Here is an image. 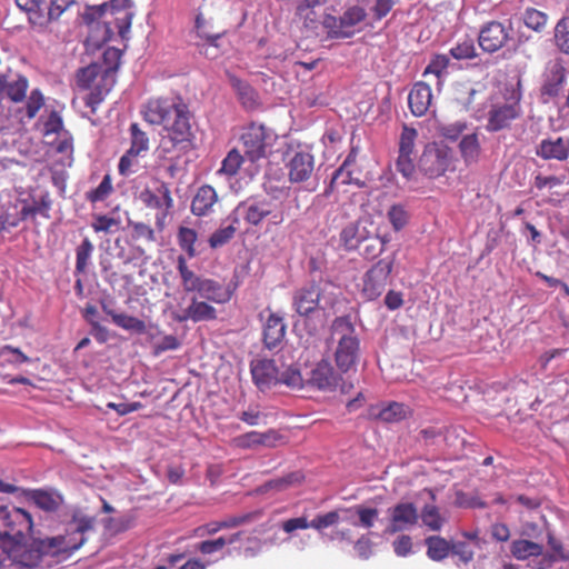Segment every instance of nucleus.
Listing matches in <instances>:
<instances>
[{"label":"nucleus","instance_id":"f257e3e1","mask_svg":"<svg viewBox=\"0 0 569 569\" xmlns=\"http://www.w3.org/2000/svg\"><path fill=\"white\" fill-rule=\"evenodd\" d=\"M14 491H0L13 493ZM33 520L29 511L11 507L7 499L0 496V569L34 568L46 555L56 556L59 551L70 549L62 535L44 539L24 541L32 531Z\"/></svg>","mask_w":569,"mask_h":569},{"label":"nucleus","instance_id":"f03ea898","mask_svg":"<svg viewBox=\"0 0 569 569\" xmlns=\"http://www.w3.org/2000/svg\"><path fill=\"white\" fill-rule=\"evenodd\" d=\"M143 119L162 126L159 148L163 153H171L186 148L192 139L190 113L180 97L150 99L142 111Z\"/></svg>","mask_w":569,"mask_h":569},{"label":"nucleus","instance_id":"7ed1b4c3","mask_svg":"<svg viewBox=\"0 0 569 569\" xmlns=\"http://www.w3.org/2000/svg\"><path fill=\"white\" fill-rule=\"evenodd\" d=\"M331 338L336 343L333 359L337 369L340 373H348L356 368L360 357V339L349 317H337L332 321Z\"/></svg>","mask_w":569,"mask_h":569},{"label":"nucleus","instance_id":"20e7f679","mask_svg":"<svg viewBox=\"0 0 569 569\" xmlns=\"http://www.w3.org/2000/svg\"><path fill=\"white\" fill-rule=\"evenodd\" d=\"M16 3L28 14V21L34 30L46 32L74 4V0H16Z\"/></svg>","mask_w":569,"mask_h":569},{"label":"nucleus","instance_id":"39448f33","mask_svg":"<svg viewBox=\"0 0 569 569\" xmlns=\"http://www.w3.org/2000/svg\"><path fill=\"white\" fill-rule=\"evenodd\" d=\"M332 287L328 282L323 286L311 283L298 289L292 298V306L297 313L301 317H308L317 309L332 308L336 303V296L330 291Z\"/></svg>","mask_w":569,"mask_h":569},{"label":"nucleus","instance_id":"423d86ee","mask_svg":"<svg viewBox=\"0 0 569 569\" xmlns=\"http://www.w3.org/2000/svg\"><path fill=\"white\" fill-rule=\"evenodd\" d=\"M276 138V133L264 124L251 122L243 128L240 141L246 157L253 162L266 157Z\"/></svg>","mask_w":569,"mask_h":569},{"label":"nucleus","instance_id":"0eeeda50","mask_svg":"<svg viewBox=\"0 0 569 569\" xmlns=\"http://www.w3.org/2000/svg\"><path fill=\"white\" fill-rule=\"evenodd\" d=\"M452 162V151L445 144L429 143L419 159V169L429 178L443 176Z\"/></svg>","mask_w":569,"mask_h":569},{"label":"nucleus","instance_id":"6e6552de","mask_svg":"<svg viewBox=\"0 0 569 569\" xmlns=\"http://www.w3.org/2000/svg\"><path fill=\"white\" fill-rule=\"evenodd\" d=\"M513 40L511 22L505 23L492 20L486 22L479 31L478 43L488 53H495L506 48Z\"/></svg>","mask_w":569,"mask_h":569},{"label":"nucleus","instance_id":"1a4fd4ad","mask_svg":"<svg viewBox=\"0 0 569 569\" xmlns=\"http://www.w3.org/2000/svg\"><path fill=\"white\" fill-rule=\"evenodd\" d=\"M393 259L385 258L377 261L362 278L361 293L366 300H375L385 291L391 271Z\"/></svg>","mask_w":569,"mask_h":569},{"label":"nucleus","instance_id":"9d476101","mask_svg":"<svg viewBox=\"0 0 569 569\" xmlns=\"http://www.w3.org/2000/svg\"><path fill=\"white\" fill-rule=\"evenodd\" d=\"M140 198L147 208L160 210L156 214V227L159 231H162L166 227L169 211L173 207V199L169 187L166 183H161L156 191L146 189L141 192Z\"/></svg>","mask_w":569,"mask_h":569},{"label":"nucleus","instance_id":"9b49d317","mask_svg":"<svg viewBox=\"0 0 569 569\" xmlns=\"http://www.w3.org/2000/svg\"><path fill=\"white\" fill-rule=\"evenodd\" d=\"M271 213L272 203L269 200H247L236 207L229 219H232L233 223H238L239 217H242L248 224L257 227Z\"/></svg>","mask_w":569,"mask_h":569},{"label":"nucleus","instance_id":"f8f14e48","mask_svg":"<svg viewBox=\"0 0 569 569\" xmlns=\"http://www.w3.org/2000/svg\"><path fill=\"white\" fill-rule=\"evenodd\" d=\"M389 525L385 533L395 535L416 526L419 520L418 508L412 502H400L389 509Z\"/></svg>","mask_w":569,"mask_h":569},{"label":"nucleus","instance_id":"ddd939ff","mask_svg":"<svg viewBox=\"0 0 569 569\" xmlns=\"http://www.w3.org/2000/svg\"><path fill=\"white\" fill-rule=\"evenodd\" d=\"M341 375L328 360L322 359L311 368L307 385L321 391H333L342 380Z\"/></svg>","mask_w":569,"mask_h":569},{"label":"nucleus","instance_id":"4468645a","mask_svg":"<svg viewBox=\"0 0 569 569\" xmlns=\"http://www.w3.org/2000/svg\"><path fill=\"white\" fill-rule=\"evenodd\" d=\"M535 153L546 161H567L569 159V136L551 134L541 139L535 147Z\"/></svg>","mask_w":569,"mask_h":569},{"label":"nucleus","instance_id":"2eb2a0df","mask_svg":"<svg viewBox=\"0 0 569 569\" xmlns=\"http://www.w3.org/2000/svg\"><path fill=\"white\" fill-rule=\"evenodd\" d=\"M521 116L519 102L493 104L488 112L487 130L497 132L510 128L512 121Z\"/></svg>","mask_w":569,"mask_h":569},{"label":"nucleus","instance_id":"dca6fc26","mask_svg":"<svg viewBox=\"0 0 569 569\" xmlns=\"http://www.w3.org/2000/svg\"><path fill=\"white\" fill-rule=\"evenodd\" d=\"M286 437L276 429L264 432L249 431L233 439V445L240 449H252L256 447L274 448L286 443Z\"/></svg>","mask_w":569,"mask_h":569},{"label":"nucleus","instance_id":"f3484780","mask_svg":"<svg viewBox=\"0 0 569 569\" xmlns=\"http://www.w3.org/2000/svg\"><path fill=\"white\" fill-rule=\"evenodd\" d=\"M267 318H263V313H260L262 323V341L267 349L272 350L277 348L284 339L287 326L284 319L277 312L270 311Z\"/></svg>","mask_w":569,"mask_h":569},{"label":"nucleus","instance_id":"a211bd4d","mask_svg":"<svg viewBox=\"0 0 569 569\" xmlns=\"http://www.w3.org/2000/svg\"><path fill=\"white\" fill-rule=\"evenodd\" d=\"M288 179L291 183H302L308 181L315 170V157L308 151H297L288 160Z\"/></svg>","mask_w":569,"mask_h":569},{"label":"nucleus","instance_id":"6ab92c4d","mask_svg":"<svg viewBox=\"0 0 569 569\" xmlns=\"http://www.w3.org/2000/svg\"><path fill=\"white\" fill-rule=\"evenodd\" d=\"M432 92L429 84L418 81L413 84L408 96V104L415 117H422L431 106Z\"/></svg>","mask_w":569,"mask_h":569},{"label":"nucleus","instance_id":"aec40b11","mask_svg":"<svg viewBox=\"0 0 569 569\" xmlns=\"http://www.w3.org/2000/svg\"><path fill=\"white\" fill-rule=\"evenodd\" d=\"M23 496L46 512H56L63 503V497L54 490L26 489Z\"/></svg>","mask_w":569,"mask_h":569},{"label":"nucleus","instance_id":"412c9836","mask_svg":"<svg viewBox=\"0 0 569 569\" xmlns=\"http://www.w3.org/2000/svg\"><path fill=\"white\" fill-rule=\"evenodd\" d=\"M216 318V309L204 301H199L197 298L191 300V303L182 313L173 316V319L178 322H184L187 320L200 322L214 320Z\"/></svg>","mask_w":569,"mask_h":569},{"label":"nucleus","instance_id":"4be33fe9","mask_svg":"<svg viewBox=\"0 0 569 569\" xmlns=\"http://www.w3.org/2000/svg\"><path fill=\"white\" fill-rule=\"evenodd\" d=\"M218 201V194L213 187L209 184L201 186L191 202V212L194 216L203 217L212 211V207Z\"/></svg>","mask_w":569,"mask_h":569},{"label":"nucleus","instance_id":"5701e85b","mask_svg":"<svg viewBox=\"0 0 569 569\" xmlns=\"http://www.w3.org/2000/svg\"><path fill=\"white\" fill-rule=\"evenodd\" d=\"M251 375L254 383L260 388H269L278 382L276 365L272 360H258L251 365Z\"/></svg>","mask_w":569,"mask_h":569},{"label":"nucleus","instance_id":"b1692460","mask_svg":"<svg viewBox=\"0 0 569 569\" xmlns=\"http://www.w3.org/2000/svg\"><path fill=\"white\" fill-rule=\"evenodd\" d=\"M93 523L94 519L92 517H88L81 513H74L69 526L72 530V535H79L80 538L79 540H76L71 538V535L63 536L66 538L67 543L70 545V549L59 551L58 553L77 550L81 545H83V533L91 530L93 528Z\"/></svg>","mask_w":569,"mask_h":569},{"label":"nucleus","instance_id":"393cba45","mask_svg":"<svg viewBox=\"0 0 569 569\" xmlns=\"http://www.w3.org/2000/svg\"><path fill=\"white\" fill-rule=\"evenodd\" d=\"M177 269L181 278V284L183 291L189 292H199L200 287L203 284L206 278H202L196 274L191 269H189L187 264V260L183 256H178L177 258Z\"/></svg>","mask_w":569,"mask_h":569},{"label":"nucleus","instance_id":"a878e982","mask_svg":"<svg viewBox=\"0 0 569 569\" xmlns=\"http://www.w3.org/2000/svg\"><path fill=\"white\" fill-rule=\"evenodd\" d=\"M16 204H18L20 222L28 218H34L37 214L49 218L51 201L48 197H41L39 201H34L32 204H28L26 201L17 199Z\"/></svg>","mask_w":569,"mask_h":569},{"label":"nucleus","instance_id":"bb28decb","mask_svg":"<svg viewBox=\"0 0 569 569\" xmlns=\"http://www.w3.org/2000/svg\"><path fill=\"white\" fill-rule=\"evenodd\" d=\"M427 547V557L432 561L440 562L445 560L451 551V540L441 536H429L425 539Z\"/></svg>","mask_w":569,"mask_h":569},{"label":"nucleus","instance_id":"cd10ccee","mask_svg":"<svg viewBox=\"0 0 569 569\" xmlns=\"http://www.w3.org/2000/svg\"><path fill=\"white\" fill-rule=\"evenodd\" d=\"M511 555L517 559L525 561L529 558H536L543 555V546L531 540H513L510 546Z\"/></svg>","mask_w":569,"mask_h":569},{"label":"nucleus","instance_id":"c85d7f7f","mask_svg":"<svg viewBox=\"0 0 569 569\" xmlns=\"http://www.w3.org/2000/svg\"><path fill=\"white\" fill-rule=\"evenodd\" d=\"M323 2L325 0H300L296 6L295 14L303 22L306 28L313 29L319 20L315 9Z\"/></svg>","mask_w":569,"mask_h":569},{"label":"nucleus","instance_id":"c756f323","mask_svg":"<svg viewBox=\"0 0 569 569\" xmlns=\"http://www.w3.org/2000/svg\"><path fill=\"white\" fill-rule=\"evenodd\" d=\"M200 298L207 299L209 301L216 303H224L230 300L231 295L228 290L223 288V286L216 280L207 279L203 284L200 287L198 292Z\"/></svg>","mask_w":569,"mask_h":569},{"label":"nucleus","instance_id":"7c9ffc66","mask_svg":"<svg viewBox=\"0 0 569 569\" xmlns=\"http://www.w3.org/2000/svg\"><path fill=\"white\" fill-rule=\"evenodd\" d=\"M459 150L466 164L476 163L481 152L478 134L470 133L463 136L459 142Z\"/></svg>","mask_w":569,"mask_h":569},{"label":"nucleus","instance_id":"2f4dec72","mask_svg":"<svg viewBox=\"0 0 569 569\" xmlns=\"http://www.w3.org/2000/svg\"><path fill=\"white\" fill-rule=\"evenodd\" d=\"M103 310L108 316L111 317L114 325L124 330L133 331L136 333H143L147 329L144 321L137 317L126 313H118L114 310L107 309L106 307H103Z\"/></svg>","mask_w":569,"mask_h":569},{"label":"nucleus","instance_id":"473e14b6","mask_svg":"<svg viewBox=\"0 0 569 569\" xmlns=\"http://www.w3.org/2000/svg\"><path fill=\"white\" fill-rule=\"evenodd\" d=\"M566 79V69L560 60H556L549 67L548 80L545 83V91L548 94H558Z\"/></svg>","mask_w":569,"mask_h":569},{"label":"nucleus","instance_id":"72a5a7b5","mask_svg":"<svg viewBox=\"0 0 569 569\" xmlns=\"http://www.w3.org/2000/svg\"><path fill=\"white\" fill-rule=\"evenodd\" d=\"M130 148L128 149L129 154L141 156L149 150V138L148 134L142 131L138 123L133 122L130 126Z\"/></svg>","mask_w":569,"mask_h":569},{"label":"nucleus","instance_id":"f704fd0d","mask_svg":"<svg viewBox=\"0 0 569 569\" xmlns=\"http://www.w3.org/2000/svg\"><path fill=\"white\" fill-rule=\"evenodd\" d=\"M422 523L431 531H440L446 522L445 517L441 516L440 510L435 505H425L419 515Z\"/></svg>","mask_w":569,"mask_h":569},{"label":"nucleus","instance_id":"c9c22d12","mask_svg":"<svg viewBox=\"0 0 569 569\" xmlns=\"http://www.w3.org/2000/svg\"><path fill=\"white\" fill-rule=\"evenodd\" d=\"M303 480L301 472H290L283 477L267 481L259 488L260 492H268L270 490L283 491L289 487L300 483Z\"/></svg>","mask_w":569,"mask_h":569},{"label":"nucleus","instance_id":"e433bc0d","mask_svg":"<svg viewBox=\"0 0 569 569\" xmlns=\"http://www.w3.org/2000/svg\"><path fill=\"white\" fill-rule=\"evenodd\" d=\"M198 240V232L188 227H179L177 233V241L182 251L191 259L197 256L196 242Z\"/></svg>","mask_w":569,"mask_h":569},{"label":"nucleus","instance_id":"4c0bfd02","mask_svg":"<svg viewBox=\"0 0 569 569\" xmlns=\"http://www.w3.org/2000/svg\"><path fill=\"white\" fill-rule=\"evenodd\" d=\"M19 223L20 218L16 201H8L0 204V232L17 227Z\"/></svg>","mask_w":569,"mask_h":569},{"label":"nucleus","instance_id":"58836bf2","mask_svg":"<svg viewBox=\"0 0 569 569\" xmlns=\"http://www.w3.org/2000/svg\"><path fill=\"white\" fill-rule=\"evenodd\" d=\"M340 17L327 14L323 18L322 24L327 30L328 38L330 39H346L352 37L353 32L347 30L345 24L340 23Z\"/></svg>","mask_w":569,"mask_h":569},{"label":"nucleus","instance_id":"ea45409f","mask_svg":"<svg viewBox=\"0 0 569 569\" xmlns=\"http://www.w3.org/2000/svg\"><path fill=\"white\" fill-rule=\"evenodd\" d=\"M555 44L565 54H569V14L562 17L555 27Z\"/></svg>","mask_w":569,"mask_h":569},{"label":"nucleus","instance_id":"a19ab883","mask_svg":"<svg viewBox=\"0 0 569 569\" xmlns=\"http://www.w3.org/2000/svg\"><path fill=\"white\" fill-rule=\"evenodd\" d=\"M408 413L409 409L406 405L393 401L380 410L379 417L386 422H397L407 418Z\"/></svg>","mask_w":569,"mask_h":569},{"label":"nucleus","instance_id":"79ce46f5","mask_svg":"<svg viewBox=\"0 0 569 569\" xmlns=\"http://www.w3.org/2000/svg\"><path fill=\"white\" fill-rule=\"evenodd\" d=\"M113 192L112 179L110 174H106L99 186L86 193V199L91 202H100L108 199Z\"/></svg>","mask_w":569,"mask_h":569},{"label":"nucleus","instance_id":"37998d69","mask_svg":"<svg viewBox=\"0 0 569 569\" xmlns=\"http://www.w3.org/2000/svg\"><path fill=\"white\" fill-rule=\"evenodd\" d=\"M121 220L108 214H93L91 228L94 232L111 233L120 228Z\"/></svg>","mask_w":569,"mask_h":569},{"label":"nucleus","instance_id":"c03bdc74","mask_svg":"<svg viewBox=\"0 0 569 569\" xmlns=\"http://www.w3.org/2000/svg\"><path fill=\"white\" fill-rule=\"evenodd\" d=\"M450 555L458 558V561L456 562L458 567L461 565H469L475 558V551L471 546L468 542L460 540H451Z\"/></svg>","mask_w":569,"mask_h":569},{"label":"nucleus","instance_id":"a18cd8bd","mask_svg":"<svg viewBox=\"0 0 569 569\" xmlns=\"http://www.w3.org/2000/svg\"><path fill=\"white\" fill-rule=\"evenodd\" d=\"M548 22V16L535 8L526 9L523 13V23L527 28L540 32L545 29Z\"/></svg>","mask_w":569,"mask_h":569},{"label":"nucleus","instance_id":"49530a36","mask_svg":"<svg viewBox=\"0 0 569 569\" xmlns=\"http://www.w3.org/2000/svg\"><path fill=\"white\" fill-rule=\"evenodd\" d=\"M93 251V244L84 238L76 250V272L84 273L88 267L89 259Z\"/></svg>","mask_w":569,"mask_h":569},{"label":"nucleus","instance_id":"de8ad7c7","mask_svg":"<svg viewBox=\"0 0 569 569\" xmlns=\"http://www.w3.org/2000/svg\"><path fill=\"white\" fill-rule=\"evenodd\" d=\"M243 163V157L237 149H231L226 158L222 160L219 173L227 174L229 177L236 176Z\"/></svg>","mask_w":569,"mask_h":569},{"label":"nucleus","instance_id":"09e8293b","mask_svg":"<svg viewBox=\"0 0 569 569\" xmlns=\"http://www.w3.org/2000/svg\"><path fill=\"white\" fill-rule=\"evenodd\" d=\"M234 224L231 220V224L217 229L208 239L210 248L218 249L228 243L234 237Z\"/></svg>","mask_w":569,"mask_h":569},{"label":"nucleus","instance_id":"8fccbe9b","mask_svg":"<svg viewBox=\"0 0 569 569\" xmlns=\"http://www.w3.org/2000/svg\"><path fill=\"white\" fill-rule=\"evenodd\" d=\"M367 18V12L362 7L352 6L345 10L342 16H340V23L345 24L346 29H350L360 22L365 21Z\"/></svg>","mask_w":569,"mask_h":569},{"label":"nucleus","instance_id":"3c124183","mask_svg":"<svg viewBox=\"0 0 569 569\" xmlns=\"http://www.w3.org/2000/svg\"><path fill=\"white\" fill-rule=\"evenodd\" d=\"M128 226L131 228V238L133 240H144L147 242L156 241V232L151 226L137 221H129Z\"/></svg>","mask_w":569,"mask_h":569},{"label":"nucleus","instance_id":"603ef678","mask_svg":"<svg viewBox=\"0 0 569 569\" xmlns=\"http://www.w3.org/2000/svg\"><path fill=\"white\" fill-rule=\"evenodd\" d=\"M417 137L418 131L405 124L399 140V154H413Z\"/></svg>","mask_w":569,"mask_h":569},{"label":"nucleus","instance_id":"864d4df0","mask_svg":"<svg viewBox=\"0 0 569 569\" xmlns=\"http://www.w3.org/2000/svg\"><path fill=\"white\" fill-rule=\"evenodd\" d=\"M28 87L27 78L19 77L7 86L6 92L13 102H21L26 98Z\"/></svg>","mask_w":569,"mask_h":569},{"label":"nucleus","instance_id":"5fc2aeb1","mask_svg":"<svg viewBox=\"0 0 569 569\" xmlns=\"http://www.w3.org/2000/svg\"><path fill=\"white\" fill-rule=\"evenodd\" d=\"M548 546L552 550V555L548 553L543 557V560L548 562H552L556 560L569 561V552H567L563 548L561 541L557 540L552 533H548Z\"/></svg>","mask_w":569,"mask_h":569},{"label":"nucleus","instance_id":"6e6d98bb","mask_svg":"<svg viewBox=\"0 0 569 569\" xmlns=\"http://www.w3.org/2000/svg\"><path fill=\"white\" fill-rule=\"evenodd\" d=\"M0 359L11 365H21L30 361V358L19 348L9 345L0 349Z\"/></svg>","mask_w":569,"mask_h":569},{"label":"nucleus","instance_id":"4d7b16f0","mask_svg":"<svg viewBox=\"0 0 569 569\" xmlns=\"http://www.w3.org/2000/svg\"><path fill=\"white\" fill-rule=\"evenodd\" d=\"M449 64V59L445 54L435 56L423 71V76L435 74L440 83V79Z\"/></svg>","mask_w":569,"mask_h":569},{"label":"nucleus","instance_id":"13d9d810","mask_svg":"<svg viewBox=\"0 0 569 569\" xmlns=\"http://www.w3.org/2000/svg\"><path fill=\"white\" fill-rule=\"evenodd\" d=\"M340 515L338 511H329L325 515H318L316 516L311 521V528L320 531L328 527L335 526L339 522Z\"/></svg>","mask_w":569,"mask_h":569},{"label":"nucleus","instance_id":"bf43d9fd","mask_svg":"<svg viewBox=\"0 0 569 569\" xmlns=\"http://www.w3.org/2000/svg\"><path fill=\"white\" fill-rule=\"evenodd\" d=\"M388 219L393 229L399 231L408 222V212L400 204H393L388 211Z\"/></svg>","mask_w":569,"mask_h":569},{"label":"nucleus","instance_id":"052dcab7","mask_svg":"<svg viewBox=\"0 0 569 569\" xmlns=\"http://www.w3.org/2000/svg\"><path fill=\"white\" fill-rule=\"evenodd\" d=\"M450 54L457 60L472 59L477 57V51L473 42L471 40H467L451 48Z\"/></svg>","mask_w":569,"mask_h":569},{"label":"nucleus","instance_id":"680f3d73","mask_svg":"<svg viewBox=\"0 0 569 569\" xmlns=\"http://www.w3.org/2000/svg\"><path fill=\"white\" fill-rule=\"evenodd\" d=\"M230 82H231L232 88L239 94L243 104H246L248 102H253L254 92H253V89L247 82H244L236 77H231Z\"/></svg>","mask_w":569,"mask_h":569},{"label":"nucleus","instance_id":"e2e57ef3","mask_svg":"<svg viewBox=\"0 0 569 569\" xmlns=\"http://www.w3.org/2000/svg\"><path fill=\"white\" fill-rule=\"evenodd\" d=\"M358 229L355 224H348L340 232V241L347 250H353L358 247L359 239L357 238Z\"/></svg>","mask_w":569,"mask_h":569},{"label":"nucleus","instance_id":"0e129e2a","mask_svg":"<svg viewBox=\"0 0 569 569\" xmlns=\"http://www.w3.org/2000/svg\"><path fill=\"white\" fill-rule=\"evenodd\" d=\"M44 98L41 91L38 89L32 90L26 104L27 117L29 119L34 118L38 111L42 108Z\"/></svg>","mask_w":569,"mask_h":569},{"label":"nucleus","instance_id":"69168bd1","mask_svg":"<svg viewBox=\"0 0 569 569\" xmlns=\"http://www.w3.org/2000/svg\"><path fill=\"white\" fill-rule=\"evenodd\" d=\"M396 168L406 179H411L416 172L412 154H399Z\"/></svg>","mask_w":569,"mask_h":569},{"label":"nucleus","instance_id":"338daca9","mask_svg":"<svg viewBox=\"0 0 569 569\" xmlns=\"http://www.w3.org/2000/svg\"><path fill=\"white\" fill-rule=\"evenodd\" d=\"M356 512L359 517V525L363 528H371L378 518L379 511L376 508L357 507Z\"/></svg>","mask_w":569,"mask_h":569},{"label":"nucleus","instance_id":"774afa93","mask_svg":"<svg viewBox=\"0 0 569 569\" xmlns=\"http://www.w3.org/2000/svg\"><path fill=\"white\" fill-rule=\"evenodd\" d=\"M97 77V67L91 64L86 68H81L77 73V84L81 89L90 88L91 83Z\"/></svg>","mask_w":569,"mask_h":569}]
</instances>
